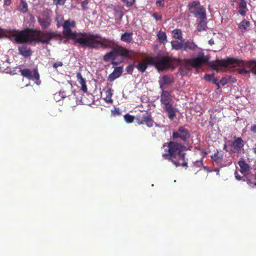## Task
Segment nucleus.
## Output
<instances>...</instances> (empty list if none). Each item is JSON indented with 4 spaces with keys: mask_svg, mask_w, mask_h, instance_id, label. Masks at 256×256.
Listing matches in <instances>:
<instances>
[{
    "mask_svg": "<svg viewBox=\"0 0 256 256\" xmlns=\"http://www.w3.org/2000/svg\"><path fill=\"white\" fill-rule=\"evenodd\" d=\"M106 98H104V100H106V102L107 103L112 104V100L111 98L112 96V89L110 88H108L107 90L106 91Z\"/></svg>",
    "mask_w": 256,
    "mask_h": 256,
    "instance_id": "30",
    "label": "nucleus"
},
{
    "mask_svg": "<svg viewBox=\"0 0 256 256\" xmlns=\"http://www.w3.org/2000/svg\"><path fill=\"white\" fill-rule=\"evenodd\" d=\"M112 113L113 116H117L121 115L120 110L117 108H115L114 110H112Z\"/></svg>",
    "mask_w": 256,
    "mask_h": 256,
    "instance_id": "38",
    "label": "nucleus"
},
{
    "mask_svg": "<svg viewBox=\"0 0 256 256\" xmlns=\"http://www.w3.org/2000/svg\"><path fill=\"white\" fill-rule=\"evenodd\" d=\"M254 185H253V186H256V180L254 181Z\"/></svg>",
    "mask_w": 256,
    "mask_h": 256,
    "instance_id": "60",
    "label": "nucleus"
},
{
    "mask_svg": "<svg viewBox=\"0 0 256 256\" xmlns=\"http://www.w3.org/2000/svg\"><path fill=\"white\" fill-rule=\"evenodd\" d=\"M134 64H130L126 67V72L129 74H132L134 70Z\"/></svg>",
    "mask_w": 256,
    "mask_h": 256,
    "instance_id": "39",
    "label": "nucleus"
},
{
    "mask_svg": "<svg viewBox=\"0 0 256 256\" xmlns=\"http://www.w3.org/2000/svg\"><path fill=\"white\" fill-rule=\"evenodd\" d=\"M116 14H117V16H118L120 18H122L124 16V14L122 10L116 12Z\"/></svg>",
    "mask_w": 256,
    "mask_h": 256,
    "instance_id": "47",
    "label": "nucleus"
},
{
    "mask_svg": "<svg viewBox=\"0 0 256 256\" xmlns=\"http://www.w3.org/2000/svg\"><path fill=\"white\" fill-rule=\"evenodd\" d=\"M152 16L156 20H161L162 19V16L160 15L156 12L152 14Z\"/></svg>",
    "mask_w": 256,
    "mask_h": 256,
    "instance_id": "41",
    "label": "nucleus"
},
{
    "mask_svg": "<svg viewBox=\"0 0 256 256\" xmlns=\"http://www.w3.org/2000/svg\"><path fill=\"white\" fill-rule=\"evenodd\" d=\"M162 106L172 105L170 94L166 90H163L160 98Z\"/></svg>",
    "mask_w": 256,
    "mask_h": 256,
    "instance_id": "14",
    "label": "nucleus"
},
{
    "mask_svg": "<svg viewBox=\"0 0 256 256\" xmlns=\"http://www.w3.org/2000/svg\"><path fill=\"white\" fill-rule=\"evenodd\" d=\"M20 74L22 76L26 78L29 80L34 81L38 84L40 82V74L38 72V69H34L32 70L28 68H24L20 70Z\"/></svg>",
    "mask_w": 256,
    "mask_h": 256,
    "instance_id": "8",
    "label": "nucleus"
},
{
    "mask_svg": "<svg viewBox=\"0 0 256 256\" xmlns=\"http://www.w3.org/2000/svg\"><path fill=\"white\" fill-rule=\"evenodd\" d=\"M200 4V2L197 1H194L192 3L189 4V11L190 12H194V10H196L198 8L196 7Z\"/></svg>",
    "mask_w": 256,
    "mask_h": 256,
    "instance_id": "31",
    "label": "nucleus"
},
{
    "mask_svg": "<svg viewBox=\"0 0 256 256\" xmlns=\"http://www.w3.org/2000/svg\"><path fill=\"white\" fill-rule=\"evenodd\" d=\"M191 14H194L195 16H199L200 20H206V8L202 6H200L196 10L194 11V12H191Z\"/></svg>",
    "mask_w": 256,
    "mask_h": 256,
    "instance_id": "20",
    "label": "nucleus"
},
{
    "mask_svg": "<svg viewBox=\"0 0 256 256\" xmlns=\"http://www.w3.org/2000/svg\"><path fill=\"white\" fill-rule=\"evenodd\" d=\"M63 65L62 62H56L54 63L53 64V67L54 68H56L58 67L62 66Z\"/></svg>",
    "mask_w": 256,
    "mask_h": 256,
    "instance_id": "43",
    "label": "nucleus"
},
{
    "mask_svg": "<svg viewBox=\"0 0 256 256\" xmlns=\"http://www.w3.org/2000/svg\"><path fill=\"white\" fill-rule=\"evenodd\" d=\"M88 4V0H84L81 2V6L82 7V9L84 10H86L87 9L86 5Z\"/></svg>",
    "mask_w": 256,
    "mask_h": 256,
    "instance_id": "42",
    "label": "nucleus"
},
{
    "mask_svg": "<svg viewBox=\"0 0 256 256\" xmlns=\"http://www.w3.org/2000/svg\"><path fill=\"white\" fill-rule=\"evenodd\" d=\"M212 161L216 163L217 166L222 167L224 166V152L222 150H218L215 152L214 154L211 156Z\"/></svg>",
    "mask_w": 256,
    "mask_h": 256,
    "instance_id": "11",
    "label": "nucleus"
},
{
    "mask_svg": "<svg viewBox=\"0 0 256 256\" xmlns=\"http://www.w3.org/2000/svg\"><path fill=\"white\" fill-rule=\"evenodd\" d=\"M244 141L240 137L236 138L234 140L228 141L230 151L233 154H239L244 146Z\"/></svg>",
    "mask_w": 256,
    "mask_h": 256,
    "instance_id": "9",
    "label": "nucleus"
},
{
    "mask_svg": "<svg viewBox=\"0 0 256 256\" xmlns=\"http://www.w3.org/2000/svg\"><path fill=\"white\" fill-rule=\"evenodd\" d=\"M122 72V66L116 67L114 71L110 74L108 80L112 82L121 76Z\"/></svg>",
    "mask_w": 256,
    "mask_h": 256,
    "instance_id": "17",
    "label": "nucleus"
},
{
    "mask_svg": "<svg viewBox=\"0 0 256 256\" xmlns=\"http://www.w3.org/2000/svg\"><path fill=\"white\" fill-rule=\"evenodd\" d=\"M222 82H224V81H223L222 80H220V83L224 85V83H222Z\"/></svg>",
    "mask_w": 256,
    "mask_h": 256,
    "instance_id": "57",
    "label": "nucleus"
},
{
    "mask_svg": "<svg viewBox=\"0 0 256 256\" xmlns=\"http://www.w3.org/2000/svg\"><path fill=\"white\" fill-rule=\"evenodd\" d=\"M250 130L253 133L256 134V124H252L251 128H250Z\"/></svg>",
    "mask_w": 256,
    "mask_h": 256,
    "instance_id": "44",
    "label": "nucleus"
},
{
    "mask_svg": "<svg viewBox=\"0 0 256 256\" xmlns=\"http://www.w3.org/2000/svg\"><path fill=\"white\" fill-rule=\"evenodd\" d=\"M206 20H200V22L198 23L197 26V30L200 32L204 30L206 26Z\"/></svg>",
    "mask_w": 256,
    "mask_h": 256,
    "instance_id": "32",
    "label": "nucleus"
},
{
    "mask_svg": "<svg viewBox=\"0 0 256 256\" xmlns=\"http://www.w3.org/2000/svg\"><path fill=\"white\" fill-rule=\"evenodd\" d=\"M229 1H230L231 2H235L236 0H229Z\"/></svg>",
    "mask_w": 256,
    "mask_h": 256,
    "instance_id": "59",
    "label": "nucleus"
},
{
    "mask_svg": "<svg viewBox=\"0 0 256 256\" xmlns=\"http://www.w3.org/2000/svg\"><path fill=\"white\" fill-rule=\"evenodd\" d=\"M150 58V56L146 58L144 60H142L141 62H139L138 64H135V67L137 70H138V72H144L146 71V70L147 69L148 66L150 65L148 64V59Z\"/></svg>",
    "mask_w": 256,
    "mask_h": 256,
    "instance_id": "19",
    "label": "nucleus"
},
{
    "mask_svg": "<svg viewBox=\"0 0 256 256\" xmlns=\"http://www.w3.org/2000/svg\"><path fill=\"white\" fill-rule=\"evenodd\" d=\"M238 166H240V172L242 173L249 171L250 169L249 164L246 163V162L244 160H242L238 161Z\"/></svg>",
    "mask_w": 256,
    "mask_h": 256,
    "instance_id": "24",
    "label": "nucleus"
},
{
    "mask_svg": "<svg viewBox=\"0 0 256 256\" xmlns=\"http://www.w3.org/2000/svg\"><path fill=\"white\" fill-rule=\"evenodd\" d=\"M197 164L202 165V160H201L200 161H198Z\"/></svg>",
    "mask_w": 256,
    "mask_h": 256,
    "instance_id": "56",
    "label": "nucleus"
},
{
    "mask_svg": "<svg viewBox=\"0 0 256 256\" xmlns=\"http://www.w3.org/2000/svg\"><path fill=\"white\" fill-rule=\"evenodd\" d=\"M176 61V59L168 55H164L160 58L150 56V58L148 59L150 66H153L158 70L162 71L174 67V62Z\"/></svg>",
    "mask_w": 256,
    "mask_h": 256,
    "instance_id": "5",
    "label": "nucleus"
},
{
    "mask_svg": "<svg viewBox=\"0 0 256 256\" xmlns=\"http://www.w3.org/2000/svg\"><path fill=\"white\" fill-rule=\"evenodd\" d=\"M132 32H125L121 36L120 40L125 42L130 43L132 40Z\"/></svg>",
    "mask_w": 256,
    "mask_h": 256,
    "instance_id": "26",
    "label": "nucleus"
},
{
    "mask_svg": "<svg viewBox=\"0 0 256 256\" xmlns=\"http://www.w3.org/2000/svg\"><path fill=\"white\" fill-rule=\"evenodd\" d=\"M208 60V58L204 56L202 52H200L198 53V57L191 59H186L185 62L188 66L197 68L200 67L202 64H206Z\"/></svg>",
    "mask_w": 256,
    "mask_h": 256,
    "instance_id": "7",
    "label": "nucleus"
},
{
    "mask_svg": "<svg viewBox=\"0 0 256 256\" xmlns=\"http://www.w3.org/2000/svg\"><path fill=\"white\" fill-rule=\"evenodd\" d=\"M183 51L190 50L192 52H195L200 49L196 44L194 43V40H183Z\"/></svg>",
    "mask_w": 256,
    "mask_h": 256,
    "instance_id": "12",
    "label": "nucleus"
},
{
    "mask_svg": "<svg viewBox=\"0 0 256 256\" xmlns=\"http://www.w3.org/2000/svg\"><path fill=\"white\" fill-rule=\"evenodd\" d=\"M76 26L74 20H68L64 21L62 28V33L65 38L74 41L82 48L90 49H98L101 48L103 49L110 48L112 50L110 52L104 54L103 60L104 62H108L110 60H116V57L120 56L131 59L130 53L131 51L124 47L118 46L114 40L106 38H102L100 36L92 34L90 32H72V28Z\"/></svg>",
    "mask_w": 256,
    "mask_h": 256,
    "instance_id": "1",
    "label": "nucleus"
},
{
    "mask_svg": "<svg viewBox=\"0 0 256 256\" xmlns=\"http://www.w3.org/2000/svg\"><path fill=\"white\" fill-rule=\"evenodd\" d=\"M124 120L126 122L128 123H131L133 122L134 117L132 116L127 114L124 116Z\"/></svg>",
    "mask_w": 256,
    "mask_h": 256,
    "instance_id": "34",
    "label": "nucleus"
},
{
    "mask_svg": "<svg viewBox=\"0 0 256 256\" xmlns=\"http://www.w3.org/2000/svg\"><path fill=\"white\" fill-rule=\"evenodd\" d=\"M190 136L188 129L182 126L179 127L176 132H172V139L176 140H172L163 144L162 147L168 148H165V153L162 154L163 158L172 162L176 167L182 166L187 168L188 162L186 160L184 152L188 150L186 144L188 143Z\"/></svg>",
    "mask_w": 256,
    "mask_h": 256,
    "instance_id": "2",
    "label": "nucleus"
},
{
    "mask_svg": "<svg viewBox=\"0 0 256 256\" xmlns=\"http://www.w3.org/2000/svg\"><path fill=\"white\" fill-rule=\"evenodd\" d=\"M252 151L253 152L256 154V144H255L254 148H252Z\"/></svg>",
    "mask_w": 256,
    "mask_h": 256,
    "instance_id": "54",
    "label": "nucleus"
},
{
    "mask_svg": "<svg viewBox=\"0 0 256 256\" xmlns=\"http://www.w3.org/2000/svg\"><path fill=\"white\" fill-rule=\"evenodd\" d=\"M222 82H224V81H223L222 80H220V83L224 85V83H222Z\"/></svg>",
    "mask_w": 256,
    "mask_h": 256,
    "instance_id": "58",
    "label": "nucleus"
},
{
    "mask_svg": "<svg viewBox=\"0 0 256 256\" xmlns=\"http://www.w3.org/2000/svg\"><path fill=\"white\" fill-rule=\"evenodd\" d=\"M11 4V0H4V6H8Z\"/></svg>",
    "mask_w": 256,
    "mask_h": 256,
    "instance_id": "48",
    "label": "nucleus"
},
{
    "mask_svg": "<svg viewBox=\"0 0 256 256\" xmlns=\"http://www.w3.org/2000/svg\"><path fill=\"white\" fill-rule=\"evenodd\" d=\"M156 6L163 7L164 6V0H156Z\"/></svg>",
    "mask_w": 256,
    "mask_h": 256,
    "instance_id": "40",
    "label": "nucleus"
},
{
    "mask_svg": "<svg viewBox=\"0 0 256 256\" xmlns=\"http://www.w3.org/2000/svg\"><path fill=\"white\" fill-rule=\"evenodd\" d=\"M6 35L4 30L0 28V38H2Z\"/></svg>",
    "mask_w": 256,
    "mask_h": 256,
    "instance_id": "46",
    "label": "nucleus"
},
{
    "mask_svg": "<svg viewBox=\"0 0 256 256\" xmlns=\"http://www.w3.org/2000/svg\"><path fill=\"white\" fill-rule=\"evenodd\" d=\"M58 36H60V35L58 34L57 31L52 30H49L48 31H42L40 30L38 36L34 38V42L49 44L52 39Z\"/></svg>",
    "mask_w": 256,
    "mask_h": 256,
    "instance_id": "6",
    "label": "nucleus"
},
{
    "mask_svg": "<svg viewBox=\"0 0 256 256\" xmlns=\"http://www.w3.org/2000/svg\"><path fill=\"white\" fill-rule=\"evenodd\" d=\"M10 30L8 32V33H10Z\"/></svg>",
    "mask_w": 256,
    "mask_h": 256,
    "instance_id": "61",
    "label": "nucleus"
},
{
    "mask_svg": "<svg viewBox=\"0 0 256 256\" xmlns=\"http://www.w3.org/2000/svg\"><path fill=\"white\" fill-rule=\"evenodd\" d=\"M223 150H226V152H227V146L226 144H224V146H223Z\"/></svg>",
    "mask_w": 256,
    "mask_h": 256,
    "instance_id": "55",
    "label": "nucleus"
},
{
    "mask_svg": "<svg viewBox=\"0 0 256 256\" xmlns=\"http://www.w3.org/2000/svg\"><path fill=\"white\" fill-rule=\"evenodd\" d=\"M60 94L61 97H62V98H64L66 96V95L64 92H60Z\"/></svg>",
    "mask_w": 256,
    "mask_h": 256,
    "instance_id": "52",
    "label": "nucleus"
},
{
    "mask_svg": "<svg viewBox=\"0 0 256 256\" xmlns=\"http://www.w3.org/2000/svg\"><path fill=\"white\" fill-rule=\"evenodd\" d=\"M250 22L244 19L238 24V28L241 30L242 32H246L248 28L250 26Z\"/></svg>",
    "mask_w": 256,
    "mask_h": 256,
    "instance_id": "25",
    "label": "nucleus"
},
{
    "mask_svg": "<svg viewBox=\"0 0 256 256\" xmlns=\"http://www.w3.org/2000/svg\"><path fill=\"white\" fill-rule=\"evenodd\" d=\"M174 82V78L172 76L164 75L162 76L159 80L160 88H163L164 86Z\"/></svg>",
    "mask_w": 256,
    "mask_h": 256,
    "instance_id": "18",
    "label": "nucleus"
},
{
    "mask_svg": "<svg viewBox=\"0 0 256 256\" xmlns=\"http://www.w3.org/2000/svg\"><path fill=\"white\" fill-rule=\"evenodd\" d=\"M214 78V74H206L205 76H204V79L206 82H212Z\"/></svg>",
    "mask_w": 256,
    "mask_h": 256,
    "instance_id": "36",
    "label": "nucleus"
},
{
    "mask_svg": "<svg viewBox=\"0 0 256 256\" xmlns=\"http://www.w3.org/2000/svg\"><path fill=\"white\" fill-rule=\"evenodd\" d=\"M12 32H16L12 35L16 42L18 44L33 42L34 37L38 36L40 30L31 28H26L22 30H14Z\"/></svg>",
    "mask_w": 256,
    "mask_h": 256,
    "instance_id": "4",
    "label": "nucleus"
},
{
    "mask_svg": "<svg viewBox=\"0 0 256 256\" xmlns=\"http://www.w3.org/2000/svg\"><path fill=\"white\" fill-rule=\"evenodd\" d=\"M136 120L137 124H145L147 126L152 128L153 126L154 121L150 114L146 112L142 115L136 116Z\"/></svg>",
    "mask_w": 256,
    "mask_h": 256,
    "instance_id": "10",
    "label": "nucleus"
},
{
    "mask_svg": "<svg viewBox=\"0 0 256 256\" xmlns=\"http://www.w3.org/2000/svg\"><path fill=\"white\" fill-rule=\"evenodd\" d=\"M162 108L166 112H168V116L170 120H173L176 116L177 109L172 106V105L162 106Z\"/></svg>",
    "mask_w": 256,
    "mask_h": 256,
    "instance_id": "15",
    "label": "nucleus"
},
{
    "mask_svg": "<svg viewBox=\"0 0 256 256\" xmlns=\"http://www.w3.org/2000/svg\"><path fill=\"white\" fill-rule=\"evenodd\" d=\"M198 149L199 150L201 154H204V156H206L207 154L206 151L205 150H204V148H198Z\"/></svg>",
    "mask_w": 256,
    "mask_h": 256,
    "instance_id": "45",
    "label": "nucleus"
},
{
    "mask_svg": "<svg viewBox=\"0 0 256 256\" xmlns=\"http://www.w3.org/2000/svg\"><path fill=\"white\" fill-rule=\"evenodd\" d=\"M122 62V61L120 62H116V59H114L112 60V64L113 66H118L119 64H120Z\"/></svg>",
    "mask_w": 256,
    "mask_h": 256,
    "instance_id": "49",
    "label": "nucleus"
},
{
    "mask_svg": "<svg viewBox=\"0 0 256 256\" xmlns=\"http://www.w3.org/2000/svg\"><path fill=\"white\" fill-rule=\"evenodd\" d=\"M157 37H158L159 42L163 44L166 42V36L165 32L160 30L158 34H157Z\"/></svg>",
    "mask_w": 256,
    "mask_h": 256,
    "instance_id": "29",
    "label": "nucleus"
},
{
    "mask_svg": "<svg viewBox=\"0 0 256 256\" xmlns=\"http://www.w3.org/2000/svg\"><path fill=\"white\" fill-rule=\"evenodd\" d=\"M208 44H209L211 45V46H212L214 44V40L211 39L210 40H208Z\"/></svg>",
    "mask_w": 256,
    "mask_h": 256,
    "instance_id": "53",
    "label": "nucleus"
},
{
    "mask_svg": "<svg viewBox=\"0 0 256 256\" xmlns=\"http://www.w3.org/2000/svg\"><path fill=\"white\" fill-rule=\"evenodd\" d=\"M242 67L236 69L239 74H247L252 72L256 76V60L244 62L243 60L230 58L227 59L219 60L211 64L212 68L217 72L222 70L228 67Z\"/></svg>",
    "mask_w": 256,
    "mask_h": 256,
    "instance_id": "3",
    "label": "nucleus"
},
{
    "mask_svg": "<svg viewBox=\"0 0 256 256\" xmlns=\"http://www.w3.org/2000/svg\"><path fill=\"white\" fill-rule=\"evenodd\" d=\"M18 50L19 54L26 58L30 56L32 54V50L26 44L19 46Z\"/></svg>",
    "mask_w": 256,
    "mask_h": 256,
    "instance_id": "16",
    "label": "nucleus"
},
{
    "mask_svg": "<svg viewBox=\"0 0 256 256\" xmlns=\"http://www.w3.org/2000/svg\"><path fill=\"white\" fill-rule=\"evenodd\" d=\"M172 49L174 50H182L183 51V40L180 42L178 40H172L171 42Z\"/></svg>",
    "mask_w": 256,
    "mask_h": 256,
    "instance_id": "22",
    "label": "nucleus"
},
{
    "mask_svg": "<svg viewBox=\"0 0 256 256\" xmlns=\"http://www.w3.org/2000/svg\"><path fill=\"white\" fill-rule=\"evenodd\" d=\"M66 0H53V3L56 6H63L66 3Z\"/></svg>",
    "mask_w": 256,
    "mask_h": 256,
    "instance_id": "37",
    "label": "nucleus"
},
{
    "mask_svg": "<svg viewBox=\"0 0 256 256\" xmlns=\"http://www.w3.org/2000/svg\"><path fill=\"white\" fill-rule=\"evenodd\" d=\"M76 76L78 82H79L80 84L81 90H82L84 92H87V87L86 80L82 78V74L80 72L77 74Z\"/></svg>",
    "mask_w": 256,
    "mask_h": 256,
    "instance_id": "23",
    "label": "nucleus"
},
{
    "mask_svg": "<svg viewBox=\"0 0 256 256\" xmlns=\"http://www.w3.org/2000/svg\"><path fill=\"white\" fill-rule=\"evenodd\" d=\"M172 34H173L174 38L178 40H180L182 38V32H181L180 30H172Z\"/></svg>",
    "mask_w": 256,
    "mask_h": 256,
    "instance_id": "33",
    "label": "nucleus"
},
{
    "mask_svg": "<svg viewBox=\"0 0 256 256\" xmlns=\"http://www.w3.org/2000/svg\"><path fill=\"white\" fill-rule=\"evenodd\" d=\"M256 180V174H250L248 175L246 178V179H244V180L248 184L252 186L254 185V181Z\"/></svg>",
    "mask_w": 256,
    "mask_h": 256,
    "instance_id": "28",
    "label": "nucleus"
},
{
    "mask_svg": "<svg viewBox=\"0 0 256 256\" xmlns=\"http://www.w3.org/2000/svg\"><path fill=\"white\" fill-rule=\"evenodd\" d=\"M127 7H130L133 6L136 0H122Z\"/></svg>",
    "mask_w": 256,
    "mask_h": 256,
    "instance_id": "35",
    "label": "nucleus"
},
{
    "mask_svg": "<svg viewBox=\"0 0 256 256\" xmlns=\"http://www.w3.org/2000/svg\"><path fill=\"white\" fill-rule=\"evenodd\" d=\"M18 11L22 12L23 14L26 12L28 10V4L24 0H21L20 2V5L18 7Z\"/></svg>",
    "mask_w": 256,
    "mask_h": 256,
    "instance_id": "27",
    "label": "nucleus"
},
{
    "mask_svg": "<svg viewBox=\"0 0 256 256\" xmlns=\"http://www.w3.org/2000/svg\"><path fill=\"white\" fill-rule=\"evenodd\" d=\"M246 2L244 0H240L238 4V13L242 16H244L246 13Z\"/></svg>",
    "mask_w": 256,
    "mask_h": 256,
    "instance_id": "21",
    "label": "nucleus"
},
{
    "mask_svg": "<svg viewBox=\"0 0 256 256\" xmlns=\"http://www.w3.org/2000/svg\"><path fill=\"white\" fill-rule=\"evenodd\" d=\"M38 22L42 29L48 28L51 25L52 20L48 14L37 18Z\"/></svg>",
    "mask_w": 256,
    "mask_h": 256,
    "instance_id": "13",
    "label": "nucleus"
},
{
    "mask_svg": "<svg viewBox=\"0 0 256 256\" xmlns=\"http://www.w3.org/2000/svg\"><path fill=\"white\" fill-rule=\"evenodd\" d=\"M212 83L216 84L217 86H218V80L215 78H212Z\"/></svg>",
    "mask_w": 256,
    "mask_h": 256,
    "instance_id": "51",
    "label": "nucleus"
},
{
    "mask_svg": "<svg viewBox=\"0 0 256 256\" xmlns=\"http://www.w3.org/2000/svg\"><path fill=\"white\" fill-rule=\"evenodd\" d=\"M234 174H235V178L236 180H241L242 177L240 176V175L238 174L237 172H236Z\"/></svg>",
    "mask_w": 256,
    "mask_h": 256,
    "instance_id": "50",
    "label": "nucleus"
},
{
    "mask_svg": "<svg viewBox=\"0 0 256 256\" xmlns=\"http://www.w3.org/2000/svg\"><path fill=\"white\" fill-rule=\"evenodd\" d=\"M90 96L91 98L92 97V95H88Z\"/></svg>",
    "mask_w": 256,
    "mask_h": 256,
    "instance_id": "62",
    "label": "nucleus"
}]
</instances>
